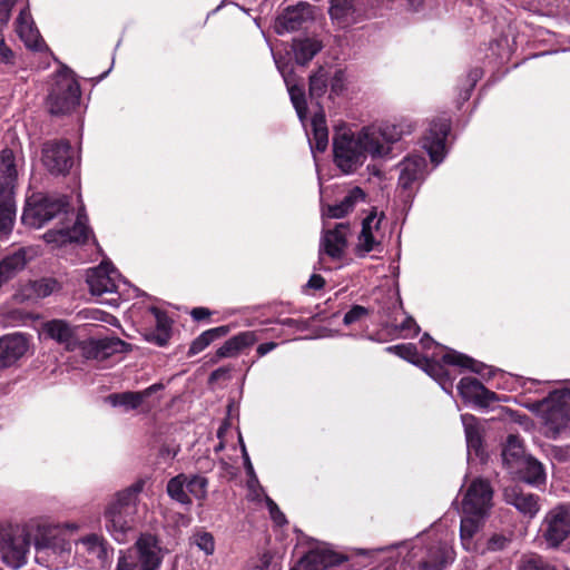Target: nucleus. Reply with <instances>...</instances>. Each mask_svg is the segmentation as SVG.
Here are the masks:
<instances>
[{
  "label": "nucleus",
  "mask_w": 570,
  "mask_h": 570,
  "mask_svg": "<svg viewBox=\"0 0 570 570\" xmlns=\"http://www.w3.org/2000/svg\"><path fill=\"white\" fill-rule=\"evenodd\" d=\"M94 558L105 560L108 556L107 542L98 534H88L78 541Z\"/></svg>",
  "instance_id": "nucleus-45"
},
{
  "label": "nucleus",
  "mask_w": 570,
  "mask_h": 570,
  "mask_svg": "<svg viewBox=\"0 0 570 570\" xmlns=\"http://www.w3.org/2000/svg\"><path fill=\"white\" fill-rule=\"evenodd\" d=\"M272 556L263 553L248 570H267L271 566Z\"/></svg>",
  "instance_id": "nucleus-60"
},
{
  "label": "nucleus",
  "mask_w": 570,
  "mask_h": 570,
  "mask_svg": "<svg viewBox=\"0 0 570 570\" xmlns=\"http://www.w3.org/2000/svg\"><path fill=\"white\" fill-rule=\"evenodd\" d=\"M313 139H309L312 150L323 153L328 145V130L323 112H317L312 119Z\"/></svg>",
  "instance_id": "nucleus-40"
},
{
  "label": "nucleus",
  "mask_w": 570,
  "mask_h": 570,
  "mask_svg": "<svg viewBox=\"0 0 570 570\" xmlns=\"http://www.w3.org/2000/svg\"><path fill=\"white\" fill-rule=\"evenodd\" d=\"M380 223L381 219L377 218L375 212H372L363 219L362 229L355 247V252L358 256H365L367 253L381 247V240L377 238Z\"/></svg>",
  "instance_id": "nucleus-23"
},
{
  "label": "nucleus",
  "mask_w": 570,
  "mask_h": 570,
  "mask_svg": "<svg viewBox=\"0 0 570 570\" xmlns=\"http://www.w3.org/2000/svg\"><path fill=\"white\" fill-rule=\"evenodd\" d=\"M540 532L546 543L557 548L570 534V510L566 505H558L551 509L540 527Z\"/></svg>",
  "instance_id": "nucleus-10"
},
{
  "label": "nucleus",
  "mask_w": 570,
  "mask_h": 570,
  "mask_svg": "<svg viewBox=\"0 0 570 570\" xmlns=\"http://www.w3.org/2000/svg\"><path fill=\"white\" fill-rule=\"evenodd\" d=\"M425 160L422 157H407L400 164L399 185L404 188H411L423 176Z\"/></svg>",
  "instance_id": "nucleus-29"
},
{
  "label": "nucleus",
  "mask_w": 570,
  "mask_h": 570,
  "mask_svg": "<svg viewBox=\"0 0 570 570\" xmlns=\"http://www.w3.org/2000/svg\"><path fill=\"white\" fill-rule=\"evenodd\" d=\"M350 225L338 223L333 229L323 230L320 244V253H325L333 259H341L347 247V234Z\"/></svg>",
  "instance_id": "nucleus-19"
},
{
  "label": "nucleus",
  "mask_w": 570,
  "mask_h": 570,
  "mask_svg": "<svg viewBox=\"0 0 570 570\" xmlns=\"http://www.w3.org/2000/svg\"><path fill=\"white\" fill-rule=\"evenodd\" d=\"M117 271L110 263L102 262L99 266L87 271L86 282L95 296H101L117 291Z\"/></svg>",
  "instance_id": "nucleus-15"
},
{
  "label": "nucleus",
  "mask_w": 570,
  "mask_h": 570,
  "mask_svg": "<svg viewBox=\"0 0 570 570\" xmlns=\"http://www.w3.org/2000/svg\"><path fill=\"white\" fill-rule=\"evenodd\" d=\"M461 421L464 428L466 450H468V462L484 460L483 449V426L478 417L472 414H462Z\"/></svg>",
  "instance_id": "nucleus-18"
},
{
  "label": "nucleus",
  "mask_w": 570,
  "mask_h": 570,
  "mask_svg": "<svg viewBox=\"0 0 570 570\" xmlns=\"http://www.w3.org/2000/svg\"><path fill=\"white\" fill-rule=\"evenodd\" d=\"M166 492L168 497L181 505L190 507L191 499L186 490V474L180 473L167 482Z\"/></svg>",
  "instance_id": "nucleus-44"
},
{
  "label": "nucleus",
  "mask_w": 570,
  "mask_h": 570,
  "mask_svg": "<svg viewBox=\"0 0 570 570\" xmlns=\"http://www.w3.org/2000/svg\"><path fill=\"white\" fill-rule=\"evenodd\" d=\"M17 0L0 1V23H7L10 19V12Z\"/></svg>",
  "instance_id": "nucleus-59"
},
{
  "label": "nucleus",
  "mask_w": 570,
  "mask_h": 570,
  "mask_svg": "<svg viewBox=\"0 0 570 570\" xmlns=\"http://www.w3.org/2000/svg\"><path fill=\"white\" fill-rule=\"evenodd\" d=\"M510 542L511 538L509 535L495 533L488 540L487 550L493 552L501 551L505 549Z\"/></svg>",
  "instance_id": "nucleus-53"
},
{
  "label": "nucleus",
  "mask_w": 570,
  "mask_h": 570,
  "mask_svg": "<svg viewBox=\"0 0 570 570\" xmlns=\"http://www.w3.org/2000/svg\"><path fill=\"white\" fill-rule=\"evenodd\" d=\"M178 449H171L168 445H163L159 450V456L165 460H171L177 455Z\"/></svg>",
  "instance_id": "nucleus-63"
},
{
  "label": "nucleus",
  "mask_w": 570,
  "mask_h": 570,
  "mask_svg": "<svg viewBox=\"0 0 570 570\" xmlns=\"http://www.w3.org/2000/svg\"><path fill=\"white\" fill-rule=\"evenodd\" d=\"M87 215L79 210L77 219L71 228L50 229L43 234V239L49 244L65 245L68 243L83 244L91 234L87 226Z\"/></svg>",
  "instance_id": "nucleus-14"
},
{
  "label": "nucleus",
  "mask_w": 570,
  "mask_h": 570,
  "mask_svg": "<svg viewBox=\"0 0 570 570\" xmlns=\"http://www.w3.org/2000/svg\"><path fill=\"white\" fill-rule=\"evenodd\" d=\"M138 570H159L161 564L160 548L151 534H141L135 546L128 550Z\"/></svg>",
  "instance_id": "nucleus-13"
},
{
  "label": "nucleus",
  "mask_w": 570,
  "mask_h": 570,
  "mask_svg": "<svg viewBox=\"0 0 570 570\" xmlns=\"http://www.w3.org/2000/svg\"><path fill=\"white\" fill-rule=\"evenodd\" d=\"M458 391L461 397L478 407H488L499 402L500 396L488 390L482 383L474 377H462L458 384Z\"/></svg>",
  "instance_id": "nucleus-17"
},
{
  "label": "nucleus",
  "mask_w": 570,
  "mask_h": 570,
  "mask_svg": "<svg viewBox=\"0 0 570 570\" xmlns=\"http://www.w3.org/2000/svg\"><path fill=\"white\" fill-rule=\"evenodd\" d=\"M453 532H445L436 543L430 544V570H443L453 563Z\"/></svg>",
  "instance_id": "nucleus-24"
},
{
  "label": "nucleus",
  "mask_w": 570,
  "mask_h": 570,
  "mask_svg": "<svg viewBox=\"0 0 570 570\" xmlns=\"http://www.w3.org/2000/svg\"><path fill=\"white\" fill-rule=\"evenodd\" d=\"M333 151L336 166L345 174L354 173L367 158L356 135L343 134L335 137Z\"/></svg>",
  "instance_id": "nucleus-8"
},
{
  "label": "nucleus",
  "mask_w": 570,
  "mask_h": 570,
  "mask_svg": "<svg viewBox=\"0 0 570 570\" xmlns=\"http://www.w3.org/2000/svg\"><path fill=\"white\" fill-rule=\"evenodd\" d=\"M150 312L156 318V327L146 333V340L158 346H165L170 338L171 322L166 313L157 307H151Z\"/></svg>",
  "instance_id": "nucleus-33"
},
{
  "label": "nucleus",
  "mask_w": 570,
  "mask_h": 570,
  "mask_svg": "<svg viewBox=\"0 0 570 570\" xmlns=\"http://www.w3.org/2000/svg\"><path fill=\"white\" fill-rule=\"evenodd\" d=\"M212 312L206 307H195L191 309L190 315L195 321H202L210 316Z\"/></svg>",
  "instance_id": "nucleus-62"
},
{
  "label": "nucleus",
  "mask_w": 570,
  "mask_h": 570,
  "mask_svg": "<svg viewBox=\"0 0 570 570\" xmlns=\"http://www.w3.org/2000/svg\"><path fill=\"white\" fill-rule=\"evenodd\" d=\"M330 73L326 68L320 67L315 72L309 76V97L312 99L322 98L328 87Z\"/></svg>",
  "instance_id": "nucleus-46"
},
{
  "label": "nucleus",
  "mask_w": 570,
  "mask_h": 570,
  "mask_svg": "<svg viewBox=\"0 0 570 570\" xmlns=\"http://www.w3.org/2000/svg\"><path fill=\"white\" fill-rule=\"evenodd\" d=\"M321 49L322 43L315 39H298L293 43L295 61L302 66L309 62Z\"/></svg>",
  "instance_id": "nucleus-41"
},
{
  "label": "nucleus",
  "mask_w": 570,
  "mask_h": 570,
  "mask_svg": "<svg viewBox=\"0 0 570 570\" xmlns=\"http://www.w3.org/2000/svg\"><path fill=\"white\" fill-rule=\"evenodd\" d=\"M70 204L67 196L45 195L29 204L22 215L24 224L41 228L45 224L59 216L68 214Z\"/></svg>",
  "instance_id": "nucleus-6"
},
{
  "label": "nucleus",
  "mask_w": 570,
  "mask_h": 570,
  "mask_svg": "<svg viewBox=\"0 0 570 570\" xmlns=\"http://www.w3.org/2000/svg\"><path fill=\"white\" fill-rule=\"evenodd\" d=\"M266 504H267V508L269 510V513H271V517L272 519L277 523V524H283L286 522V519H285V515L284 513L279 510V508L277 507V504L271 499V498H267L266 499Z\"/></svg>",
  "instance_id": "nucleus-57"
},
{
  "label": "nucleus",
  "mask_w": 570,
  "mask_h": 570,
  "mask_svg": "<svg viewBox=\"0 0 570 570\" xmlns=\"http://www.w3.org/2000/svg\"><path fill=\"white\" fill-rule=\"evenodd\" d=\"M16 219L14 191L0 190V236H8Z\"/></svg>",
  "instance_id": "nucleus-34"
},
{
  "label": "nucleus",
  "mask_w": 570,
  "mask_h": 570,
  "mask_svg": "<svg viewBox=\"0 0 570 570\" xmlns=\"http://www.w3.org/2000/svg\"><path fill=\"white\" fill-rule=\"evenodd\" d=\"M229 327L222 325L203 332L190 344L188 355L193 356L204 351L212 342L227 335Z\"/></svg>",
  "instance_id": "nucleus-42"
},
{
  "label": "nucleus",
  "mask_w": 570,
  "mask_h": 570,
  "mask_svg": "<svg viewBox=\"0 0 570 570\" xmlns=\"http://www.w3.org/2000/svg\"><path fill=\"white\" fill-rule=\"evenodd\" d=\"M328 81L331 87L330 97L340 96L346 89V75L342 69L336 70Z\"/></svg>",
  "instance_id": "nucleus-51"
},
{
  "label": "nucleus",
  "mask_w": 570,
  "mask_h": 570,
  "mask_svg": "<svg viewBox=\"0 0 570 570\" xmlns=\"http://www.w3.org/2000/svg\"><path fill=\"white\" fill-rule=\"evenodd\" d=\"M17 32L24 45L31 50L41 51L46 47L27 10H22L17 18Z\"/></svg>",
  "instance_id": "nucleus-27"
},
{
  "label": "nucleus",
  "mask_w": 570,
  "mask_h": 570,
  "mask_svg": "<svg viewBox=\"0 0 570 570\" xmlns=\"http://www.w3.org/2000/svg\"><path fill=\"white\" fill-rule=\"evenodd\" d=\"M258 340L253 331L242 332L227 340L216 352L217 357L236 356L245 347L252 346Z\"/></svg>",
  "instance_id": "nucleus-32"
},
{
  "label": "nucleus",
  "mask_w": 570,
  "mask_h": 570,
  "mask_svg": "<svg viewBox=\"0 0 570 570\" xmlns=\"http://www.w3.org/2000/svg\"><path fill=\"white\" fill-rule=\"evenodd\" d=\"M28 340L21 333L0 338V370L13 365L28 351Z\"/></svg>",
  "instance_id": "nucleus-22"
},
{
  "label": "nucleus",
  "mask_w": 570,
  "mask_h": 570,
  "mask_svg": "<svg viewBox=\"0 0 570 570\" xmlns=\"http://www.w3.org/2000/svg\"><path fill=\"white\" fill-rule=\"evenodd\" d=\"M365 199V193L360 187H354L335 205H330L325 215L330 218H342L353 210L354 206Z\"/></svg>",
  "instance_id": "nucleus-35"
},
{
  "label": "nucleus",
  "mask_w": 570,
  "mask_h": 570,
  "mask_svg": "<svg viewBox=\"0 0 570 570\" xmlns=\"http://www.w3.org/2000/svg\"><path fill=\"white\" fill-rule=\"evenodd\" d=\"M41 161L52 175H66L73 165L72 148L68 140H49L42 145Z\"/></svg>",
  "instance_id": "nucleus-11"
},
{
  "label": "nucleus",
  "mask_w": 570,
  "mask_h": 570,
  "mask_svg": "<svg viewBox=\"0 0 570 570\" xmlns=\"http://www.w3.org/2000/svg\"><path fill=\"white\" fill-rule=\"evenodd\" d=\"M80 87L76 79L59 78L48 97V108L52 115H67L71 112L80 100Z\"/></svg>",
  "instance_id": "nucleus-9"
},
{
  "label": "nucleus",
  "mask_w": 570,
  "mask_h": 570,
  "mask_svg": "<svg viewBox=\"0 0 570 570\" xmlns=\"http://www.w3.org/2000/svg\"><path fill=\"white\" fill-rule=\"evenodd\" d=\"M277 68L281 71L284 81L286 83L287 90L291 96L292 104L299 117L301 120H304L307 114V104L305 99V91L302 86L295 85L293 81V71H286L285 66L279 65L276 61Z\"/></svg>",
  "instance_id": "nucleus-30"
},
{
  "label": "nucleus",
  "mask_w": 570,
  "mask_h": 570,
  "mask_svg": "<svg viewBox=\"0 0 570 570\" xmlns=\"http://www.w3.org/2000/svg\"><path fill=\"white\" fill-rule=\"evenodd\" d=\"M276 346L277 344L274 342L263 343L258 345L256 352L259 356H264L271 351H273Z\"/></svg>",
  "instance_id": "nucleus-64"
},
{
  "label": "nucleus",
  "mask_w": 570,
  "mask_h": 570,
  "mask_svg": "<svg viewBox=\"0 0 570 570\" xmlns=\"http://www.w3.org/2000/svg\"><path fill=\"white\" fill-rule=\"evenodd\" d=\"M515 466L520 468L522 479L532 485H540L546 482V473L543 465L532 456L524 458Z\"/></svg>",
  "instance_id": "nucleus-38"
},
{
  "label": "nucleus",
  "mask_w": 570,
  "mask_h": 570,
  "mask_svg": "<svg viewBox=\"0 0 570 570\" xmlns=\"http://www.w3.org/2000/svg\"><path fill=\"white\" fill-rule=\"evenodd\" d=\"M524 458L523 444L519 435L510 434L502 451L503 463L511 470Z\"/></svg>",
  "instance_id": "nucleus-39"
},
{
  "label": "nucleus",
  "mask_w": 570,
  "mask_h": 570,
  "mask_svg": "<svg viewBox=\"0 0 570 570\" xmlns=\"http://www.w3.org/2000/svg\"><path fill=\"white\" fill-rule=\"evenodd\" d=\"M18 171L16 157L11 149L0 151V190L14 191Z\"/></svg>",
  "instance_id": "nucleus-28"
},
{
  "label": "nucleus",
  "mask_w": 570,
  "mask_h": 570,
  "mask_svg": "<svg viewBox=\"0 0 570 570\" xmlns=\"http://www.w3.org/2000/svg\"><path fill=\"white\" fill-rule=\"evenodd\" d=\"M325 285V279L318 275V274H313L308 282H307V287L308 288H312V289H322Z\"/></svg>",
  "instance_id": "nucleus-61"
},
{
  "label": "nucleus",
  "mask_w": 570,
  "mask_h": 570,
  "mask_svg": "<svg viewBox=\"0 0 570 570\" xmlns=\"http://www.w3.org/2000/svg\"><path fill=\"white\" fill-rule=\"evenodd\" d=\"M48 336L59 344L63 345L68 351H75L79 347V340L73 328L62 320H52L45 325Z\"/></svg>",
  "instance_id": "nucleus-26"
},
{
  "label": "nucleus",
  "mask_w": 570,
  "mask_h": 570,
  "mask_svg": "<svg viewBox=\"0 0 570 570\" xmlns=\"http://www.w3.org/2000/svg\"><path fill=\"white\" fill-rule=\"evenodd\" d=\"M164 389L161 383H155L142 391H126L111 393L105 401L114 407H122L126 412L139 409L148 397Z\"/></svg>",
  "instance_id": "nucleus-20"
},
{
  "label": "nucleus",
  "mask_w": 570,
  "mask_h": 570,
  "mask_svg": "<svg viewBox=\"0 0 570 570\" xmlns=\"http://www.w3.org/2000/svg\"><path fill=\"white\" fill-rule=\"evenodd\" d=\"M520 570H556L554 567L548 564L541 558L531 557L524 559L520 564Z\"/></svg>",
  "instance_id": "nucleus-55"
},
{
  "label": "nucleus",
  "mask_w": 570,
  "mask_h": 570,
  "mask_svg": "<svg viewBox=\"0 0 570 570\" xmlns=\"http://www.w3.org/2000/svg\"><path fill=\"white\" fill-rule=\"evenodd\" d=\"M454 139L452 119L448 112H442L430 121V166L435 168L444 161Z\"/></svg>",
  "instance_id": "nucleus-7"
},
{
  "label": "nucleus",
  "mask_w": 570,
  "mask_h": 570,
  "mask_svg": "<svg viewBox=\"0 0 570 570\" xmlns=\"http://www.w3.org/2000/svg\"><path fill=\"white\" fill-rule=\"evenodd\" d=\"M31 288L37 297H47L60 289L59 282L53 277H41L31 283Z\"/></svg>",
  "instance_id": "nucleus-49"
},
{
  "label": "nucleus",
  "mask_w": 570,
  "mask_h": 570,
  "mask_svg": "<svg viewBox=\"0 0 570 570\" xmlns=\"http://www.w3.org/2000/svg\"><path fill=\"white\" fill-rule=\"evenodd\" d=\"M524 406L542 420L549 438L557 439L570 431L569 389L553 390L541 400L525 402Z\"/></svg>",
  "instance_id": "nucleus-4"
},
{
  "label": "nucleus",
  "mask_w": 570,
  "mask_h": 570,
  "mask_svg": "<svg viewBox=\"0 0 570 570\" xmlns=\"http://www.w3.org/2000/svg\"><path fill=\"white\" fill-rule=\"evenodd\" d=\"M394 314L393 320L390 321L391 325L395 327H400L402 331L413 332V334H417L419 327L416 326L415 321L411 316H406L402 311L401 304H394Z\"/></svg>",
  "instance_id": "nucleus-50"
},
{
  "label": "nucleus",
  "mask_w": 570,
  "mask_h": 570,
  "mask_svg": "<svg viewBox=\"0 0 570 570\" xmlns=\"http://www.w3.org/2000/svg\"><path fill=\"white\" fill-rule=\"evenodd\" d=\"M126 343L118 337L90 338L80 342L79 347L83 357L88 360L104 361L114 354L122 353Z\"/></svg>",
  "instance_id": "nucleus-16"
},
{
  "label": "nucleus",
  "mask_w": 570,
  "mask_h": 570,
  "mask_svg": "<svg viewBox=\"0 0 570 570\" xmlns=\"http://www.w3.org/2000/svg\"><path fill=\"white\" fill-rule=\"evenodd\" d=\"M482 70L473 68L469 71L464 79L460 80L458 102L462 105L469 100L476 82L482 78Z\"/></svg>",
  "instance_id": "nucleus-47"
},
{
  "label": "nucleus",
  "mask_w": 570,
  "mask_h": 570,
  "mask_svg": "<svg viewBox=\"0 0 570 570\" xmlns=\"http://www.w3.org/2000/svg\"><path fill=\"white\" fill-rule=\"evenodd\" d=\"M385 351L400 356L428 373V357L425 355H421L414 344L407 343L391 345L387 346Z\"/></svg>",
  "instance_id": "nucleus-36"
},
{
  "label": "nucleus",
  "mask_w": 570,
  "mask_h": 570,
  "mask_svg": "<svg viewBox=\"0 0 570 570\" xmlns=\"http://www.w3.org/2000/svg\"><path fill=\"white\" fill-rule=\"evenodd\" d=\"M208 480L203 475H186V490L188 495H193L196 500L204 501L207 498Z\"/></svg>",
  "instance_id": "nucleus-48"
},
{
  "label": "nucleus",
  "mask_w": 570,
  "mask_h": 570,
  "mask_svg": "<svg viewBox=\"0 0 570 570\" xmlns=\"http://www.w3.org/2000/svg\"><path fill=\"white\" fill-rule=\"evenodd\" d=\"M0 62L6 65L14 63V53L13 51L6 45L4 38L0 32Z\"/></svg>",
  "instance_id": "nucleus-56"
},
{
  "label": "nucleus",
  "mask_w": 570,
  "mask_h": 570,
  "mask_svg": "<svg viewBox=\"0 0 570 570\" xmlns=\"http://www.w3.org/2000/svg\"><path fill=\"white\" fill-rule=\"evenodd\" d=\"M335 562V556L327 550L307 552L291 570H325Z\"/></svg>",
  "instance_id": "nucleus-31"
},
{
  "label": "nucleus",
  "mask_w": 570,
  "mask_h": 570,
  "mask_svg": "<svg viewBox=\"0 0 570 570\" xmlns=\"http://www.w3.org/2000/svg\"><path fill=\"white\" fill-rule=\"evenodd\" d=\"M145 480L139 479L128 488L116 493L105 511L106 528L117 541H122L136 524L138 497L142 492Z\"/></svg>",
  "instance_id": "nucleus-3"
},
{
  "label": "nucleus",
  "mask_w": 570,
  "mask_h": 570,
  "mask_svg": "<svg viewBox=\"0 0 570 570\" xmlns=\"http://www.w3.org/2000/svg\"><path fill=\"white\" fill-rule=\"evenodd\" d=\"M454 366L470 370L480 375L490 374L485 372L488 366L464 354L449 350L440 345L430 336V377H432L443 391L451 393L453 381L455 379Z\"/></svg>",
  "instance_id": "nucleus-2"
},
{
  "label": "nucleus",
  "mask_w": 570,
  "mask_h": 570,
  "mask_svg": "<svg viewBox=\"0 0 570 570\" xmlns=\"http://www.w3.org/2000/svg\"><path fill=\"white\" fill-rule=\"evenodd\" d=\"M484 518L485 517H479L472 513H463L460 525V537L465 550L472 549V538L479 530Z\"/></svg>",
  "instance_id": "nucleus-43"
},
{
  "label": "nucleus",
  "mask_w": 570,
  "mask_h": 570,
  "mask_svg": "<svg viewBox=\"0 0 570 570\" xmlns=\"http://www.w3.org/2000/svg\"><path fill=\"white\" fill-rule=\"evenodd\" d=\"M409 132H411L410 126L382 121L364 126L356 132V137L366 156L380 159L389 157L392 146Z\"/></svg>",
  "instance_id": "nucleus-5"
},
{
  "label": "nucleus",
  "mask_w": 570,
  "mask_h": 570,
  "mask_svg": "<svg viewBox=\"0 0 570 570\" xmlns=\"http://www.w3.org/2000/svg\"><path fill=\"white\" fill-rule=\"evenodd\" d=\"M370 314L368 309L361 305H354L352 308L344 315L343 323L345 325L354 324L361 321L363 317Z\"/></svg>",
  "instance_id": "nucleus-54"
},
{
  "label": "nucleus",
  "mask_w": 570,
  "mask_h": 570,
  "mask_svg": "<svg viewBox=\"0 0 570 570\" xmlns=\"http://www.w3.org/2000/svg\"><path fill=\"white\" fill-rule=\"evenodd\" d=\"M493 489L488 480H473L462 500V512L487 517L492 508Z\"/></svg>",
  "instance_id": "nucleus-12"
},
{
  "label": "nucleus",
  "mask_w": 570,
  "mask_h": 570,
  "mask_svg": "<svg viewBox=\"0 0 570 570\" xmlns=\"http://www.w3.org/2000/svg\"><path fill=\"white\" fill-rule=\"evenodd\" d=\"M49 527L29 523L26 525L0 522V553L11 568L18 569L27 561V553L33 542L37 550L48 548Z\"/></svg>",
  "instance_id": "nucleus-1"
},
{
  "label": "nucleus",
  "mask_w": 570,
  "mask_h": 570,
  "mask_svg": "<svg viewBox=\"0 0 570 570\" xmlns=\"http://www.w3.org/2000/svg\"><path fill=\"white\" fill-rule=\"evenodd\" d=\"M357 0H330L328 13L340 27H346L353 21Z\"/></svg>",
  "instance_id": "nucleus-37"
},
{
  "label": "nucleus",
  "mask_w": 570,
  "mask_h": 570,
  "mask_svg": "<svg viewBox=\"0 0 570 570\" xmlns=\"http://www.w3.org/2000/svg\"><path fill=\"white\" fill-rule=\"evenodd\" d=\"M196 546L205 552L206 556H210L215 551V540L212 533L200 532L195 535Z\"/></svg>",
  "instance_id": "nucleus-52"
},
{
  "label": "nucleus",
  "mask_w": 570,
  "mask_h": 570,
  "mask_svg": "<svg viewBox=\"0 0 570 570\" xmlns=\"http://www.w3.org/2000/svg\"><path fill=\"white\" fill-rule=\"evenodd\" d=\"M136 563L131 554H122L118 558L115 570H136Z\"/></svg>",
  "instance_id": "nucleus-58"
},
{
  "label": "nucleus",
  "mask_w": 570,
  "mask_h": 570,
  "mask_svg": "<svg viewBox=\"0 0 570 570\" xmlns=\"http://www.w3.org/2000/svg\"><path fill=\"white\" fill-rule=\"evenodd\" d=\"M312 19V7L308 3L301 2L294 7H288L277 18L276 31L282 35L301 29L305 22Z\"/></svg>",
  "instance_id": "nucleus-21"
},
{
  "label": "nucleus",
  "mask_w": 570,
  "mask_h": 570,
  "mask_svg": "<svg viewBox=\"0 0 570 570\" xmlns=\"http://www.w3.org/2000/svg\"><path fill=\"white\" fill-rule=\"evenodd\" d=\"M504 499L507 503L513 505L524 517L533 518L540 510L539 497L524 492L517 487L507 488L504 490Z\"/></svg>",
  "instance_id": "nucleus-25"
}]
</instances>
